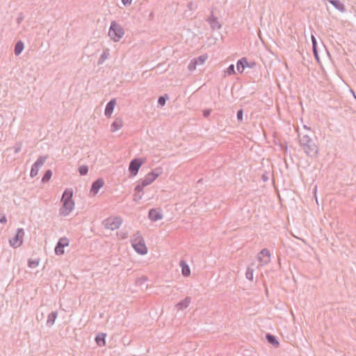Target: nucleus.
Wrapping results in <instances>:
<instances>
[{"mask_svg": "<svg viewBox=\"0 0 356 356\" xmlns=\"http://www.w3.org/2000/svg\"><path fill=\"white\" fill-rule=\"evenodd\" d=\"M299 142L304 152L309 156H314L318 152L315 141L308 134H299Z\"/></svg>", "mask_w": 356, "mask_h": 356, "instance_id": "1", "label": "nucleus"}, {"mask_svg": "<svg viewBox=\"0 0 356 356\" xmlns=\"http://www.w3.org/2000/svg\"><path fill=\"white\" fill-rule=\"evenodd\" d=\"M73 191L72 188H66L62 195V207L59 209V215L67 216L74 208V202L72 200Z\"/></svg>", "mask_w": 356, "mask_h": 356, "instance_id": "2", "label": "nucleus"}, {"mask_svg": "<svg viewBox=\"0 0 356 356\" xmlns=\"http://www.w3.org/2000/svg\"><path fill=\"white\" fill-rule=\"evenodd\" d=\"M131 243L134 250L144 255L147 252V248L145 245V241L139 232H136L131 237Z\"/></svg>", "mask_w": 356, "mask_h": 356, "instance_id": "3", "label": "nucleus"}, {"mask_svg": "<svg viewBox=\"0 0 356 356\" xmlns=\"http://www.w3.org/2000/svg\"><path fill=\"white\" fill-rule=\"evenodd\" d=\"M124 35L123 28L115 21H112L108 31V35L115 42L119 41Z\"/></svg>", "mask_w": 356, "mask_h": 356, "instance_id": "4", "label": "nucleus"}, {"mask_svg": "<svg viewBox=\"0 0 356 356\" xmlns=\"http://www.w3.org/2000/svg\"><path fill=\"white\" fill-rule=\"evenodd\" d=\"M162 172V168H156L151 172L147 174L143 179L140 180V181L143 184V186H147L151 184L159 175H161Z\"/></svg>", "mask_w": 356, "mask_h": 356, "instance_id": "5", "label": "nucleus"}, {"mask_svg": "<svg viewBox=\"0 0 356 356\" xmlns=\"http://www.w3.org/2000/svg\"><path fill=\"white\" fill-rule=\"evenodd\" d=\"M122 223V219L120 216L110 217L104 220V227L111 230L118 229Z\"/></svg>", "mask_w": 356, "mask_h": 356, "instance_id": "6", "label": "nucleus"}, {"mask_svg": "<svg viewBox=\"0 0 356 356\" xmlns=\"http://www.w3.org/2000/svg\"><path fill=\"white\" fill-rule=\"evenodd\" d=\"M47 159V156H40L37 159V160L33 164L31 169L30 176L31 177H34L38 175L40 168L44 165Z\"/></svg>", "mask_w": 356, "mask_h": 356, "instance_id": "7", "label": "nucleus"}, {"mask_svg": "<svg viewBox=\"0 0 356 356\" xmlns=\"http://www.w3.org/2000/svg\"><path fill=\"white\" fill-rule=\"evenodd\" d=\"M24 234L22 228H18L15 236L9 240L10 244L13 248L19 247L22 243V236Z\"/></svg>", "mask_w": 356, "mask_h": 356, "instance_id": "8", "label": "nucleus"}, {"mask_svg": "<svg viewBox=\"0 0 356 356\" xmlns=\"http://www.w3.org/2000/svg\"><path fill=\"white\" fill-rule=\"evenodd\" d=\"M143 164V161L140 159H133L129 165V171L130 174L133 176H136L138 170L140 168V166Z\"/></svg>", "mask_w": 356, "mask_h": 356, "instance_id": "9", "label": "nucleus"}, {"mask_svg": "<svg viewBox=\"0 0 356 356\" xmlns=\"http://www.w3.org/2000/svg\"><path fill=\"white\" fill-rule=\"evenodd\" d=\"M257 259L262 265L268 264L270 261V251L266 248L261 250L257 255Z\"/></svg>", "mask_w": 356, "mask_h": 356, "instance_id": "10", "label": "nucleus"}, {"mask_svg": "<svg viewBox=\"0 0 356 356\" xmlns=\"http://www.w3.org/2000/svg\"><path fill=\"white\" fill-rule=\"evenodd\" d=\"M69 245V241L63 237L59 239L55 248V253L57 255H61L64 253V248Z\"/></svg>", "mask_w": 356, "mask_h": 356, "instance_id": "11", "label": "nucleus"}, {"mask_svg": "<svg viewBox=\"0 0 356 356\" xmlns=\"http://www.w3.org/2000/svg\"><path fill=\"white\" fill-rule=\"evenodd\" d=\"M148 217L151 221L156 222L161 220L163 218V215L159 211L155 209H151L149 211Z\"/></svg>", "mask_w": 356, "mask_h": 356, "instance_id": "12", "label": "nucleus"}, {"mask_svg": "<svg viewBox=\"0 0 356 356\" xmlns=\"http://www.w3.org/2000/svg\"><path fill=\"white\" fill-rule=\"evenodd\" d=\"M104 181L103 179H97L92 183L90 188V193H92L93 195H96L99 190L104 186Z\"/></svg>", "mask_w": 356, "mask_h": 356, "instance_id": "13", "label": "nucleus"}, {"mask_svg": "<svg viewBox=\"0 0 356 356\" xmlns=\"http://www.w3.org/2000/svg\"><path fill=\"white\" fill-rule=\"evenodd\" d=\"M116 104V101L115 99H111L106 104L104 115L107 117H110L113 112L115 106Z\"/></svg>", "mask_w": 356, "mask_h": 356, "instance_id": "14", "label": "nucleus"}, {"mask_svg": "<svg viewBox=\"0 0 356 356\" xmlns=\"http://www.w3.org/2000/svg\"><path fill=\"white\" fill-rule=\"evenodd\" d=\"M208 22L213 30L220 29L221 28V24L219 23L218 18L211 15V16L208 19Z\"/></svg>", "mask_w": 356, "mask_h": 356, "instance_id": "15", "label": "nucleus"}, {"mask_svg": "<svg viewBox=\"0 0 356 356\" xmlns=\"http://www.w3.org/2000/svg\"><path fill=\"white\" fill-rule=\"evenodd\" d=\"M248 65L246 58H242L239 59L236 63V70L239 73H242L245 70V67Z\"/></svg>", "mask_w": 356, "mask_h": 356, "instance_id": "16", "label": "nucleus"}, {"mask_svg": "<svg viewBox=\"0 0 356 356\" xmlns=\"http://www.w3.org/2000/svg\"><path fill=\"white\" fill-rule=\"evenodd\" d=\"M123 126L122 119L120 118H118L115 120V121L111 125V131L115 132L122 128Z\"/></svg>", "mask_w": 356, "mask_h": 356, "instance_id": "17", "label": "nucleus"}, {"mask_svg": "<svg viewBox=\"0 0 356 356\" xmlns=\"http://www.w3.org/2000/svg\"><path fill=\"white\" fill-rule=\"evenodd\" d=\"M191 303V298L186 297L184 298L182 301L178 302L176 305V307L178 310H183L186 308H187Z\"/></svg>", "mask_w": 356, "mask_h": 356, "instance_id": "18", "label": "nucleus"}, {"mask_svg": "<svg viewBox=\"0 0 356 356\" xmlns=\"http://www.w3.org/2000/svg\"><path fill=\"white\" fill-rule=\"evenodd\" d=\"M180 266L181 267V273L184 277H188L191 274V270L188 265L184 261H180Z\"/></svg>", "mask_w": 356, "mask_h": 356, "instance_id": "19", "label": "nucleus"}, {"mask_svg": "<svg viewBox=\"0 0 356 356\" xmlns=\"http://www.w3.org/2000/svg\"><path fill=\"white\" fill-rule=\"evenodd\" d=\"M57 316H58L57 312H52L48 315L47 321V325L48 327H51L54 324L55 321L57 318Z\"/></svg>", "mask_w": 356, "mask_h": 356, "instance_id": "20", "label": "nucleus"}, {"mask_svg": "<svg viewBox=\"0 0 356 356\" xmlns=\"http://www.w3.org/2000/svg\"><path fill=\"white\" fill-rule=\"evenodd\" d=\"M24 49V42L21 40L17 42L15 45L14 52L16 56H19Z\"/></svg>", "mask_w": 356, "mask_h": 356, "instance_id": "21", "label": "nucleus"}, {"mask_svg": "<svg viewBox=\"0 0 356 356\" xmlns=\"http://www.w3.org/2000/svg\"><path fill=\"white\" fill-rule=\"evenodd\" d=\"M329 2L338 10H344V5L339 0H330Z\"/></svg>", "mask_w": 356, "mask_h": 356, "instance_id": "22", "label": "nucleus"}, {"mask_svg": "<svg viewBox=\"0 0 356 356\" xmlns=\"http://www.w3.org/2000/svg\"><path fill=\"white\" fill-rule=\"evenodd\" d=\"M106 334H99L96 336L95 341L98 346H102L105 345Z\"/></svg>", "mask_w": 356, "mask_h": 356, "instance_id": "23", "label": "nucleus"}, {"mask_svg": "<svg viewBox=\"0 0 356 356\" xmlns=\"http://www.w3.org/2000/svg\"><path fill=\"white\" fill-rule=\"evenodd\" d=\"M266 339H267L268 342L273 346H276L279 345V342H278V340L277 339V338L270 334H266Z\"/></svg>", "mask_w": 356, "mask_h": 356, "instance_id": "24", "label": "nucleus"}, {"mask_svg": "<svg viewBox=\"0 0 356 356\" xmlns=\"http://www.w3.org/2000/svg\"><path fill=\"white\" fill-rule=\"evenodd\" d=\"M312 49H313L314 54L316 60H318V56L317 48H316L317 42L314 35H312Z\"/></svg>", "mask_w": 356, "mask_h": 356, "instance_id": "25", "label": "nucleus"}, {"mask_svg": "<svg viewBox=\"0 0 356 356\" xmlns=\"http://www.w3.org/2000/svg\"><path fill=\"white\" fill-rule=\"evenodd\" d=\"M253 274H254V270L252 268L248 267L247 268V270L245 273L246 279H248L250 281H252L253 280Z\"/></svg>", "mask_w": 356, "mask_h": 356, "instance_id": "26", "label": "nucleus"}, {"mask_svg": "<svg viewBox=\"0 0 356 356\" xmlns=\"http://www.w3.org/2000/svg\"><path fill=\"white\" fill-rule=\"evenodd\" d=\"M51 176H52L51 171L50 170H47L42 178V181L43 183L47 182L51 179Z\"/></svg>", "mask_w": 356, "mask_h": 356, "instance_id": "27", "label": "nucleus"}, {"mask_svg": "<svg viewBox=\"0 0 356 356\" xmlns=\"http://www.w3.org/2000/svg\"><path fill=\"white\" fill-rule=\"evenodd\" d=\"M193 59L195 61H196L197 65H202L205 62V60L207 59V56H198L197 58H195Z\"/></svg>", "mask_w": 356, "mask_h": 356, "instance_id": "28", "label": "nucleus"}, {"mask_svg": "<svg viewBox=\"0 0 356 356\" xmlns=\"http://www.w3.org/2000/svg\"><path fill=\"white\" fill-rule=\"evenodd\" d=\"M88 172L87 165H81L79 168V172L81 175H86Z\"/></svg>", "mask_w": 356, "mask_h": 356, "instance_id": "29", "label": "nucleus"}, {"mask_svg": "<svg viewBox=\"0 0 356 356\" xmlns=\"http://www.w3.org/2000/svg\"><path fill=\"white\" fill-rule=\"evenodd\" d=\"M197 65V63L193 59L188 64V68L190 71H193L195 70Z\"/></svg>", "mask_w": 356, "mask_h": 356, "instance_id": "30", "label": "nucleus"}, {"mask_svg": "<svg viewBox=\"0 0 356 356\" xmlns=\"http://www.w3.org/2000/svg\"><path fill=\"white\" fill-rule=\"evenodd\" d=\"M145 187L143 184L139 181V183L136 186L134 191L136 193H140L143 191V188Z\"/></svg>", "mask_w": 356, "mask_h": 356, "instance_id": "31", "label": "nucleus"}, {"mask_svg": "<svg viewBox=\"0 0 356 356\" xmlns=\"http://www.w3.org/2000/svg\"><path fill=\"white\" fill-rule=\"evenodd\" d=\"M226 73H227L228 75H231V74H235V68H234V65L233 64L230 65L227 68Z\"/></svg>", "mask_w": 356, "mask_h": 356, "instance_id": "32", "label": "nucleus"}, {"mask_svg": "<svg viewBox=\"0 0 356 356\" xmlns=\"http://www.w3.org/2000/svg\"><path fill=\"white\" fill-rule=\"evenodd\" d=\"M38 264H39V261L38 260H29V266L30 268H35L36 266H38Z\"/></svg>", "mask_w": 356, "mask_h": 356, "instance_id": "33", "label": "nucleus"}, {"mask_svg": "<svg viewBox=\"0 0 356 356\" xmlns=\"http://www.w3.org/2000/svg\"><path fill=\"white\" fill-rule=\"evenodd\" d=\"M22 149V144L21 143H17L13 147V151L15 154L19 153Z\"/></svg>", "mask_w": 356, "mask_h": 356, "instance_id": "34", "label": "nucleus"}, {"mask_svg": "<svg viewBox=\"0 0 356 356\" xmlns=\"http://www.w3.org/2000/svg\"><path fill=\"white\" fill-rule=\"evenodd\" d=\"M142 196H143V193H136L134 195V200L135 202H138L139 200H140L142 199Z\"/></svg>", "mask_w": 356, "mask_h": 356, "instance_id": "35", "label": "nucleus"}, {"mask_svg": "<svg viewBox=\"0 0 356 356\" xmlns=\"http://www.w3.org/2000/svg\"><path fill=\"white\" fill-rule=\"evenodd\" d=\"M165 102H166V98L163 96H161L159 97V99H158V103L159 104H160L161 106H163L165 105Z\"/></svg>", "mask_w": 356, "mask_h": 356, "instance_id": "36", "label": "nucleus"}, {"mask_svg": "<svg viewBox=\"0 0 356 356\" xmlns=\"http://www.w3.org/2000/svg\"><path fill=\"white\" fill-rule=\"evenodd\" d=\"M118 235L121 239H125L128 237V233L127 232L121 231L119 234H118Z\"/></svg>", "mask_w": 356, "mask_h": 356, "instance_id": "37", "label": "nucleus"}, {"mask_svg": "<svg viewBox=\"0 0 356 356\" xmlns=\"http://www.w3.org/2000/svg\"><path fill=\"white\" fill-rule=\"evenodd\" d=\"M236 117L238 120L241 121L243 120V110L240 109L237 111Z\"/></svg>", "mask_w": 356, "mask_h": 356, "instance_id": "38", "label": "nucleus"}, {"mask_svg": "<svg viewBox=\"0 0 356 356\" xmlns=\"http://www.w3.org/2000/svg\"><path fill=\"white\" fill-rule=\"evenodd\" d=\"M122 1V3L124 5V6H127V5H130L132 2V0H121Z\"/></svg>", "mask_w": 356, "mask_h": 356, "instance_id": "39", "label": "nucleus"}, {"mask_svg": "<svg viewBox=\"0 0 356 356\" xmlns=\"http://www.w3.org/2000/svg\"><path fill=\"white\" fill-rule=\"evenodd\" d=\"M7 222V218L5 216H2L1 218H0V222L1 223H5Z\"/></svg>", "mask_w": 356, "mask_h": 356, "instance_id": "40", "label": "nucleus"}, {"mask_svg": "<svg viewBox=\"0 0 356 356\" xmlns=\"http://www.w3.org/2000/svg\"><path fill=\"white\" fill-rule=\"evenodd\" d=\"M210 113H211V112H210V111H209V110H205V111H204V113H203V114H204V117H207V116H209V115H210Z\"/></svg>", "mask_w": 356, "mask_h": 356, "instance_id": "41", "label": "nucleus"}, {"mask_svg": "<svg viewBox=\"0 0 356 356\" xmlns=\"http://www.w3.org/2000/svg\"><path fill=\"white\" fill-rule=\"evenodd\" d=\"M22 19H23V16L22 15L19 16L17 19V24H20L21 22L22 21Z\"/></svg>", "mask_w": 356, "mask_h": 356, "instance_id": "42", "label": "nucleus"}, {"mask_svg": "<svg viewBox=\"0 0 356 356\" xmlns=\"http://www.w3.org/2000/svg\"><path fill=\"white\" fill-rule=\"evenodd\" d=\"M188 6H189L190 8H191V7H192V3H189V5H188Z\"/></svg>", "mask_w": 356, "mask_h": 356, "instance_id": "43", "label": "nucleus"}]
</instances>
